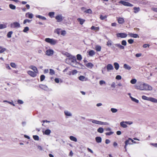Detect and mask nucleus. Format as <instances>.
I'll use <instances>...</instances> for the list:
<instances>
[{"label": "nucleus", "mask_w": 157, "mask_h": 157, "mask_svg": "<svg viewBox=\"0 0 157 157\" xmlns=\"http://www.w3.org/2000/svg\"><path fill=\"white\" fill-rule=\"evenodd\" d=\"M29 67L33 71L30 70L28 71L27 72L28 75L32 77H35L36 76L37 74L38 73V71L36 67L33 65H31Z\"/></svg>", "instance_id": "nucleus-1"}, {"label": "nucleus", "mask_w": 157, "mask_h": 157, "mask_svg": "<svg viewBox=\"0 0 157 157\" xmlns=\"http://www.w3.org/2000/svg\"><path fill=\"white\" fill-rule=\"evenodd\" d=\"M136 89L141 90H151L152 89L151 86L146 84H140L135 86Z\"/></svg>", "instance_id": "nucleus-2"}, {"label": "nucleus", "mask_w": 157, "mask_h": 157, "mask_svg": "<svg viewBox=\"0 0 157 157\" xmlns=\"http://www.w3.org/2000/svg\"><path fill=\"white\" fill-rule=\"evenodd\" d=\"M45 41L51 44L54 45H55L57 43V40L53 39L50 38H46L45 39Z\"/></svg>", "instance_id": "nucleus-3"}, {"label": "nucleus", "mask_w": 157, "mask_h": 157, "mask_svg": "<svg viewBox=\"0 0 157 157\" xmlns=\"http://www.w3.org/2000/svg\"><path fill=\"white\" fill-rule=\"evenodd\" d=\"M133 140L130 138H128V140L125 141L124 143L125 144L124 146V148L125 149V151H127V146L128 144H131V143H133Z\"/></svg>", "instance_id": "nucleus-4"}, {"label": "nucleus", "mask_w": 157, "mask_h": 157, "mask_svg": "<svg viewBox=\"0 0 157 157\" xmlns=\"http://www.w3.org/2000/svg\"><path fill=\"white\" fill-rule=\"evenodd\" d=\"M119 3L121 4L124 6H127L132 7L133 5L130 3L125 1H121L119 2Z\"/></svg>", "instance_id": "nucleus-5"}, {"label": "nucleus", "mask_w": 157, "mask_h": 157, "mask_svg": "<svg viewBox=\"0 0 157 157\" xmlns=\"http://www.w3.org/2000/svg\"><path fill=\"white\" fill-rule=\"evenodd\" d=\"M92 122L94 124H96L101 125H108V123L107 122H104L101 121H98L95 120H93L92 121Z\"/></svg>", "instance_id": "nucleus-6"}, {"label": "nucleus", "mask_w": 157, "mask_h": 157, "mask_svg": "<svg viewBox=\"0 0 157 157\" xmlns=\"http://www.w3.org/2000/svg\"><path fill=\"white\" fill-rule=\"evenodd\" d=\"M132 123L131 122L129 121H122L120 123L121 126L123 128H126L127 127L126 124H131Z\"/></svg>", "instance_id": "nucleus-7"}, {"label": "nucleus", "mask_w": 157, "mask_h": 157, "mask_svg": "<svg viewBox=\"0 0 157 157\" xmlns=\"http://www.w3.org/2000/svg\"><path fill=\"white\" fill-rule=\"evenodd\" d=\"M64 18V17H63L61 14L58 15L55 17V19L58 22H61L62 21Z\"/></svg>", "instance_id": "nucleus-8"}, {"label": "nucleus", "mask_w": 157, "mask_h": 157, "mask_svg": "<svg viewBox=\"0 0 157 157\" xmlns=\"http://www.w3.org/2000/svg\"><path fill=\"white\" fill-rule=\"evenodd\" d=\"M118 37H120L122 38H125L127 36V34L124 33H118L117 34Z\"/></svg>", "instance_id": "nucleus-9"}, {"label": "nucleus", "mask_w": 157, "mask_h": 157, "mask_svg": "<svg viewBox=\"0 0 157 157\" xmlns=\"http://www.w3.org/2000/svg\"><path fill=\"white\" fill-rule=\"evenodd\" d=\"M118 23L120 24H123L124 22V19L122 17H119L117 18Z\"/></svg>", "instance_id": "nucleus-10"}, {"label": "nucleus", "mask_w": 157, "mask_h": 157, "mask_svg": "<svg viewBox=\"0 0 157 157\" xmlns=\"http://www.w3.org/2000/svg\"><path fill=\"white\" fill-rule=\"evenodd\" d=\"M53 53L54 51L52 49H48L45 52L46 55L48 56H51L53 54Z\"/></svg>", "instance_id": "nucleus-11"}, {"label": "nucleus", "mask_w": 157, "mask_h": 157, "mask_svg": "<svg viewBox=\"0 0 157 157\" xmlns=\"http://www.w3.org/2000/svg\"><path fill=\"white\" fill-rule=\"evenodd\" d=\"M13 28H19L20 27V25L19 23L17 22H13L11 25Z\"/></svg>", "instance_id": "nucleus-12"}, {"label": "nucleus", "mask_w": 157, "mask_h": 157, "mask_svg": "<svg viewBox=\"0 0 157 157\" xmlns=\"http://www.w3.org/2000/svg\"><path fill=\"white\" fill-rule=\"evenodd\" d=\"M128 35L131 37L134 38H139V36L137 34H134L132 33H129Z\"/></svg>", "instance_id": "nucleus-13"}, {"label": "nucleus", "mask_w": 157, "mask_h": 157, "mask_svg": "<svg viewBox=\"0 0 157 157\" xmlns=\"http://www.w3.org/2000/svg\"><path fill=\"white\" fill-rule=\"evenodd\" d=\"M106 68L108 71L109 70H113V67L112 65L109 64L107 65L106 66Z\"/></svg>", "instance_id": "nucleus-14"}, {"label": "nucleus", "mask_w": 157, "mask_h": 157, "mask_svg": "<svg viewBox=\"0 0 157 157\" xmlns=\"http://www.w3.org/2000/svg\"><path fill=\"white\" fill-rule=\"evenodd\" d=\"M77 21L79 22V24L81 25H82L85 21V19L79 18L77 19Z\"/></svg>", "instance_id": "nucleus-15"}, {"label": "nucleus", "mask_w": 157, "mask_h": 157, "mask_svg": "<svg viewBox=\"0 0 157 157\" xmlns=\"http://www.w3.org/2000/svg\"><path fill=\"white\" fill-rule=\"evenodd\" d=\"M25 16L31 19L33 17V14L32 13L28 12L26 13Z\"/></svg>", "instance_id": "nucleus-16"}, {"label": "nucleus", "mask_w": 157, "mask_h": 157, "mask_svg": "<svg viewBox=\"0 0 157 157\" xmlns=\"http://www.w3.org/2000/svg\"><path fill=\"white\" fill-rule=\"evenodd\" d=\"M148 101H151L153 102L157 103V99L149 97Z\"/></svg>", "instance_id": "nucleus-17"}, {"label": "nucleus", "mask_w": 157, "mask_h": 157, "mask_svg": "<svg viewBox=\"0 0 157 157\" xmlns=\"http://www.w3.org/2000/svg\"><path fill=\"white\" fill-rule=\"evenodd\" d=\"M85 66L88 68H92L93 67L94 65L92 63H86L85 64Z\"/></svg>", "instance_id": "nucleus-18"}, {"label": "nucleus", "mask_w": 157, "mask_h": 157, "mask_svg": "<svg viewBox=\"0 0 157 157\" xmlns=\"http://www.w3.org/2000/svg\"><path fill=\"white\" fill-rule=\"evenodd\" d=\"M88 52L89 53V55L90 56H92L95 54V52L93 50L90 51Z\"/></svg>", "instance_id": "nucleus-19"}, {"label": "nucleus", "mask_w": 157, "mask_h": 157, "mask_svg": "<svg viewBox=\"0 0 157 157\" xmlns=\"http://www.w3.org/2000/svg\"><path fill=\"white\" fill-rule=\"evenodd\" d=\"M116 47H117L121 49H124V47L121 45L120 44H115Z\"/></svg>", "instance_id": "nucleus-20"}, {"label": "nucleus", "mask_w": 157, "mask_h": 157, "mask_svg": "<svg viewBox=\"0 0 157 157\" xmlns=\"http://www.w3.org/2000/svg\"><path fill=\"white\" fill-rule=\"evenodd\" d=\"M39 87L41 89L44 90H46L48 88V87L47 86H46L45 85H43V84L40 85H39Z\"/></svg>", "instance_id": "nucleus-21"}, {"label": "nucleus", "mask_w": 157, "mask_h": 157, "mask_svg": "<svg viewBox=\"0 0 157 157\" xmlns=\"http://www.w3.org/2000/svg\"><path fill=\"white\" fill-rule=\"evenodd\" d=\"M96 141L98 143H101V138L99 136H97L95 138Z\"/></svg>", "instance_id": "nucleus-22"}, {"label": "nucleus", "mask_w": 157, "mask_h": 157, "mask_svg": "<svg viewBox=\"0 0 157 157\" xmlns=\"http://www.w3.org/2000/svg\"><path fill=\"white\" fill-rule=\"evenodd\" d=\"M134 12L135 13H136L139 12L140 10V8L139 7H134L133 8Z\"/></svg>", "instance_id": "nucleus-23"}, {"label": "nucleus", "mask_w": 157, "mask_h": 157, "mask_svg": "<svg viewBox=\"0 0 157 157\" xmlns=\"http://www.w3.org/2000/svg\"><path fill=\"white\" fill-rule=\"evenodd\" d=\"M70 139L72 141L76 142L77 141V139L75 137L73 136H71L70 137Z\"/></svg>", "instance_id": "nucleus-24"}, {"label": "nucleus", "mask_w": 157, "mask_h": 157, "mask_svg": "<svg viewBox=\"0 0 157 157\" xmlns=\"http://www.w3.org/2000/svg\"><path fill=\"white\" fill-rule=\"evenodd\" d=\"M114 67L115 69L116 70H117L119 69V65L118 63L116 62L114 63Z\"/></svg>", "instance_id": "nucleus-25"}, {"label": "nucleus", "mask_w": 157, "mask_h": 157, "mask_svg": "<svg viewBox=\"0 0 157 157\" xmlns=\"http://www.w3.org/2000/svg\"><path fill=\"white\" fill-rule=\"evenodd\" d=\"M95 49L96 51L100 52L101 51V47L99 45H96L95 46Z\"/></svg>", "instance_id": "nucleus-26"}, {"label": "nucleus", "mask_w": 157, "mask_h": 157, "mask_svg": "<svg viewBox=\"0 0 157 157\" xmlns=\"http://www.w3.org/2000/svg\"><path fill=\"white\" fill-rule=\"evenodd\" d=\"M6 50L5 48H3L2 47L0 46V53H2Z\"/></svg>", "instance_id": "nucleus-27"}, {"label": "nucleus", "mask_w": 157, "mask_h": 157, "mask_svg": "<svg viewBox=\"0 0 157 157\" xmlns=\"http://www.w3.org/2000/svg\"><path fill=\"white\" fill-rule=\"evenodd\" d=\"M91 29L98 31L99 30V27H95L94 26H92L91 28Z\"/></svg>", "instance_id": "nucleus-28"}, {"label": "nucleus", "mask_w": 157, "mask_h": 157, "mask_svg": "<svg viewBox=\"0 0 157 157\" xmlns=\"http://www.w3.org/2000/svg\"><path fill=\"white\" fill-rule=\"evenodd\" d=\"M124 67L125 69L128 70H130L131 68V67L127 65L126 64H124Z\"/></svg>", "instance_id": "nucleus-29"}, {"label": "nucleus", "mask_w": 157, "mask_h": 157, "mask_svg": "<svg viewBox=\"0 0 157 157\" xmlns=\"http://www.w3.org/2000/svg\"><path fill=\"white\" fill-rule=\"evenodd\" d=\"M64 113L65 115L67 116H71V113L67 111H64Z\"/></svg>", "instance_id": "nucleus-30"}, {"label": "nucleus", "mask_w": 157, "mask_h": 157, "mask_svg": "<svg viewBox=\"0 0 157 157\" xmlns=\"http://www.w3.org/2000/svg\"><path fill=\"white\" fill-rule=\"evenodd\" d=\"M97 131L98 132L102 133L104 131L103 128L101 127H100L98 129Z\"/></svg>", "instance_id": "nucleus-31"}, {"label": "nucleus", "mask_w": 157, "mask_h": 157, "mask_svg": "<svg viewBox=\"0 0 157 157\" xmlns=\"http://www.w3.org/2000/svg\"><path fill=\"white\" fill-rule=\"evenodd\" d=\"M51 132V131L50 130L48 129L45 130L44 132V134L46 135H49Z\"/></svg>", "instance_id": "nucleus-32"}, {"label": "nucleus", "mask_w": 157, "mask_h": 157, "mask_svg": "<svg viewBox=\"0 0 157 157\" xmlns=\"http://www.w3.org/2000/svg\"><path fill=\"white\" fill-rule=\"evenodd\" d=\"M36 17L40 19H41L43 20H46V18L45 17H43V16L40 15H36Z\"/></svg>", "instance_id": "nucleus-33"}, {"label": "nucleus", "mask_w": 157, "mask_h": 157, "mask_svg": "<svg viewBox=\"0 0 157 157\" xmlns=\"http://www.w3.org/2000/svg\"><path fill=\"white\" fill-rule=\"evenodd\" d=\"M49 74L51 75H53L55 74V72L53 70L50 69H49Z\"/></svg>", "instance_id": "nucleus-34"}, {"label": "nucleus", "mask_w": 157, "mask_h": 157, "mask_svg": "<svg viewBox=\"0 0 157 157\" xmlns=\"http://www.w3.org/2000/svg\"><path fill=\"white\" fill-rule=\"evenodd\" d=\"M77 59L78 60L80 61L82 59V56L80 54H78L77 55Z\"/></svg>", "instance_id": "nucleus-35"}, {"label": "nucleus", "mask_w": 157, "mask_h": 157, "mask_svg": "<svg viewBox=\"0 0 157 157\" xmlns=\"http://www.w3.org/2000/svg\"><path fill=\"white\" fill-rule=\"evenodd\" d=\"M9 6L10 9L12 10H14L16 8L15 6L12 4H10L9 5Z\"/></svg>", "instance_id": "nucleus-36"}, {"label": "nucleus", "mask_w": 157, "mask_h": 157, "mask_svg": "<svg viewBox=\"0 0 157 157\" xmlns=\"http://www.w3.org/2000/svg\"><path fill=\"white\" fill-rule=\"evenodd\" d=\"M142 98L144 100L149 101V97H147L143 95L142 96Z\"/></svg>", "instance_id": "nucleus-37"}, {"label": "nucleus", "mask_w": 157, "mask_h": 157, "mask_svg": "<svg viewBox=\"0 0 157 157\" xmlns=\"http://www.w3.org/2000/svg\"><path fill=\"white\" fill-rule=\"evenodd\" d=\"M45 78V76L44 75H41L40 76V81L42 82L43 81Z\"/></svg>", "instance_id": "nucleus-38"}, {"label": "nucleus", "mask_w": 157, "mask_h": 157, "mask_svg": "<svg viewBox=\"0 0 157 157\" xmlns=\"http://www.w3.org/2000/svg\"><path fill=\"white\" fill-rule=\"evenodd\" d=\"M13 33V32L12 31H10L7 34V37L8 38H10L11 37V35Z\"/></svg>", "instance_id": "nucleus-39"}, {"label": "nucleus", "mask_w": 157, "mask_h": 157, "mask_svg": "<svg viewBox=\"0 0 157 157\" xmlns=\"http://www.w3.org/2000/svg\"><path fill=\"white\" fill-rule=\"evenodd\" d=\"M84 12L86 13H89L90 14H91L92 13V11L90 9L86 10Z\"/></svg>", "instance_id": "nucleus-40"}, {"label": "nucleus", "mask_w": 157, "mask_h": 157, "mask_svg": "<svg viewBox=\"0 0 157 157\" xmlns=\"http://www.w3.org/2000/svg\"><path fill=\"white\" fill-rule=\"evenodd\" d=\"M85 78V77L81 75L78 77V79L79 80L82 81H84Z\"/></svg>", "instance_id": "nucleus-41"}, {"label": "nucleus", "mask_w": 157, "mask_h": 157, "mask_svg": "<svg viewBox=\"0 0 157 157\" xmlns=\"http://www.w3.org/2000/svg\"><path fill=\"white\" fill-rule=\"evenodd\" d=\"M136 80L135 79H132L130 81V82L132 84H134L136 83Z\"/></svg>", "instance_id": "nucleus-42"}, {"label": "nucleus", "mask_w": 157, "mask_h": 157, "mask_svg": "<svg viewBox=\"0 0 157 157\" xmlns=\"http://www.w3.org/2000/svg\"><path fill=\"white\" fill-rule=\"evenodd\" d=\"M33 139L36 140H39V137L37 135H34L33 136Z\"/></svg>", "instance_id": "nucleus-43"}, {"label": "nucleus", "mask_w": 157, "mask_h": 157, "mask_svg": "<svg viewBox=\"0 0 157 157\" xmlns=\"http://www.w3.org/2000/svg\"><path fill=\"white\" fill-rule=\"evenodd\" d=\"M131 98L132 100V101L135 102H136V103H139V100H138L136 99L135 98H132V97H131Z\"/></svg>", "instance_id": "nucleus-44"}, {"label": "nucleus", "mask_w": 157, "mask_h": 157, "mask_svg": "<svg viewBox=\"0 0 157 157\" xmlns=\"http://www.w3.org/2000/svg\"><path fill=\"white\" fill-rule=\"evenodd\" d=\"M107 17L106 15L104 16H103L102 15H101L100 16V18L101 20H103L105 19Z\"/></svg>", "instance_id": "nucleus-45"}, {"label": "nucleus", "mask_w": 157, "mask_h": 157, "mask_svg": "<svg viewBox=\"0 0 157 157\" xmlns=\"http://www.w3.org/2000/svg\"><path fill=\"white\" fill-rule=\"evenodd\" d=\"M6 27V26L5 25L1 24H0V29H2Z\"/></svg>", "instance_id": "nucleus-46"}, {"label": "nucleus", "mask_w": 157, "mask_h": 157, "mask_svg": "<svg viewBox=\"0 0 157 157\" xmlns=\"http://www.w3.org/2000/svg\"><path fill=\"white\" fill-rule=\"evenodd\" d=\"M54 15V12H50L48 13V15L51 17H52Z\"/></svg>", "instance_id": "nucleus-47"}, {"label": "nucleus", "mask_w": 157, "mask_h": 157, "mask_svg": "<svg viewBox=\"0 0 157 157\" xmlns=\"http://www.w3.org/2000/svg\"><path fill=\"white\" fill-rule=\"evenodd\" d=\"M29 30V28L28 27H26L24 28V29L23 30V31L24 32L26 33L27 31H28Z\"/></svg>", "instance_id": "nucleus-48"}, {"label": "nucleus", "mask_w": 157, "mask_h": 157, "mask_svg": "<svg viewBox=\"0 0 157 157\" xmlns=\"http://www.w3.org/2000/svg\"><path fill=\"white\" fill-rule=\"evenodd\" d=\"M11 66L13 68H16V65L14 63H11L10 64Z\"/></svg>", "instance_id": "nucleus-49"}, {"label": "nucleus", "mask_w": 157, "mask_h": 157, "mask_svg": "<svg viewBox=\"0 0 157 157\" xmlns=\"http://www.w3.org/2000/svg\"><path fill=\"white\" fill-rule=\"evenodd\" d=\"M31 20H29V19H26L25 20L23 21V24H26L27 22L28 23H29L30 22Z\"/></svg>", "instance_id": "nucleus-50"}, {"label": "nucleus", "mask_w": 157, "mask_h": 157, "mask_svg": "<svg viewBox=\"0 0 157 157\" xmlns=\"http://www.w3.org/2000/svg\"><path fill=\"white\" fill-rule=\"evenodd\" d=\"M121 44L124 46H126L127 44V42L126 40H123L121 41Z\"/></svg>", "instance_id": "nucleus-51"}, {"label": "nucleus", "mask_w": 157, "mask_h": 157, "mask_svg": "<svg viewBox=\"0 0 157 157\" xmlns=\"http://www.w3.org/2000/svg\"><path fill=\"white\" fill-rule=\"evenodd\" d=\"M111 111L113 113H115L117 112V110L116 109L112 108L111 109Z\"/></svg>", "instance_id": "nucleus-52"}, {"label": "nucleus", "mask_w": 157, "mask_h": 157, "mask_svg": "<svg viewBox=\"0 0 157 157\" xmlns=\"http://www.w3.org/2000/svg\"><path fill=\"white\" fill-rule=\"evenodd\" d=\"M60 29H57L55 30V33H56L57 34L59 35L60 33Z\"/></svg>", "instance_id": "nucleus-53"}, {"label": "nucleus", "mask_w": 157, "mask_h": 157, "mask_svg": "<svg viewBox=\"0 0 157 157\" xmlns=\"http://www.w3.org/2000/svg\"><path fill=\"white\" fill-rule=\"evenodd\" d=\"M113 132L110 131L109 132H107L105 133V134L106 135L109 136L113 134Z\"/></svg>", "instance_id": "nucleus-54"}, {"label": "nucleus", "mask_w": 157, "mask_h": 157, "mask_svg": "<svg viewBox=\"0 0 157 157\" xmlns=\"http://www.w3.org/2000/svg\"><path fill=\"white\" fill-rule=\"evenodd\" d=\"M128 42L129 44H132L133 43L134 40H132V39H130L128 40Z\"/></svg>", "instance_id": "nucleus-55"}, {"label": "nucleus", "mask_w": 157, "mask_h": 157, "mask_svg": "<svg viewBox=\"0 0 157 157\" xmlns=\"http://www.w3.org/2000/svg\"><path fill=\"white\" fill-rule=\"evenodd\" d=\"M116 79L117 80H120L121 79V77L120 75H117L116 77Z\"/></svg>", "instance_id": "nucleus-56"}, {"label": "nucleus", "mask_w": 157, "mask_h": 157, "mask_svg": "<svg viewBox=\"0 0 157 157\" xmlns=\"http://www.w3.org/2000/svg\"><path fill=\"white\" fill-rule=\"evenodd\" d=\"M77 72V71L76 70H74L72 71L71 72V74L72 75H74L76 74Z\"/></svg>", "instance_id": "nucleus-57"}, {"label": "nucleus", "mask_w": 157, "mask_h": 157, "mask_svg": "<svg viewBox=\"0 0 157 157\" xmlns=\"http://www.w3.org/2000/svg\"><path fill=\"white\" fill-rule=\"evenodd\" d=\"M106 45L108 46H111L112 45V43L111 41H108L107 42Z\"/></svg>", "instance_id": "nucleus-58"}, {"label": "nucleus", "mask_w": 157, "mask_h": 157, "mask_svg": "<svg viewBox=\"0 0 157 157\" xmlns=\"http://www.w3.org/2000/svg\"><path fill=\"white\" fill-rule=\"evenodd\" d=\"M66 34V32L65 30H62L61 31V35L64 36Z\"/></svg>", "instance_id": "nucleus-59"}, {"label": "nucleus", "mask_w": 157, "mask_h": 157, "mask_svg": "<svg viewBox=\"0 0 157 157\" xmlns=\"http://www.w3.org/2000/svg\"><path fill=\"white\" fill-rule=\"evenodd\" d=\"M105 83V82L103 80H101L99 81V84L100 85H102L103 84H104Z\"/></svg>", "instance_id": "nucleus-60"}, {"label": "nucleus", "mask_w": 157, "mask_h": 157, "mask_svg": "<svg viewBox=\"0 0 157 157\" xmlns=\"http://www.w3.org/2000/svg\"><path fill=\"white\" fill-rule=\"evenodd\" d=\"M149 45L148 44H145L143 45V47L144 48H146L147 47H149Z\"/></svg>", "instance_id": "nucleus-61"}, {"label": "nucleus", "mask_w": 157, "mask_h": 157, "mask_svg": "<svg viewBox=\"0 0 157 157\" xmlns=\"http://www.w3.org/2000/svg\"><path fill=\"white\" fill-rule=\"evenodd\" d=\"M55 81L57 83H59V80L58 78H55Z\"/></svg>", "instance_id": "nucleus-62"}, {"label": "nucleus", "mask_w": 157, "mask_h": 157, "mask_svg": "<svg viewBox=\"0 0 157 157\" xmlns=\"http://www.w3.org/2000/svg\"><path fill=\"white\" fill-rule=\"evenodd\" d=\"M17 102L19 104H22L23 103V101L21 100H18L17 101Z\"/></svg>", "instance_id": "nucleus-63"}, {"label": "nucleus", "mask_w": 157, "mask_h": 157, "mask_svg": "<svg viewBox=\"0 0 157 157\" xmlns=\"http://www.w3.org/2000/svg\"><path fill=\"white\" fill-rule=\"evenodd\" d=\"M151 10L155 12H157V8H151Z\"/></svg>", "instance_id": "nucleus-64"}]
</instances>
